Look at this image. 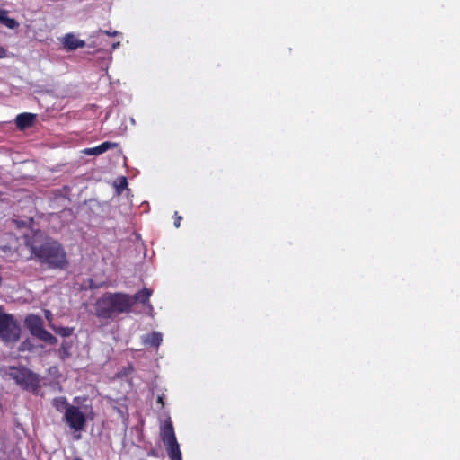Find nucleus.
<instances>
[{
  "label": "nucleus",
  "mask_w": 460,
  "mask_h": 460,
  "mask_svg": "<svg viewBox=\"0 0 460 460\" xmlns=\"http://www.w3.org/2000/svg\"><path fill=\"white\" fill-rule=\"evenodd\" d=\"M6 57V49L3 47H0V58H4Z\"/></svg>",
  "instance_id": "obj_22"
},
{
  "label": "nucleus",
  "mask_w": 460,
  "mask_h": 460,
  "mask_svg": "<svg viewBox=\"0 0 460 460\" xmlns=\"http://www.w3.org/2000/svg\"><path fill=\"white\" fill-rule=\"evenodd\" d=\"M35 120H36L35 114L24 112V113H21V114L17 115V117L15 119V124L19 129L22 130V129L31 127L33 125V123L35 122Z\"/></svg>",
  "instance_id": "obj_10"
},
{
  "label": "nucleus",
  "mask_w": 460,
  "mask_h": 460,
  "mask_svg": "<svg viewBox=\"0 0 460 460\" xmlns=\"http://www.w3.org/2000/svg\"><path fill=\"white\" fill-rule=\"evenodd\" d=\"M10 376L22 389L38 394L40 387V380L37 374L24 367H12Z\"/></svg>",
  "instance_id": "obj_3"
},
{
  "label": "nucleus",
  "mask_w": 460,
  "mask_h": 460,
  "mask_svg": "<svg viewBox=\"0 0 460 460\" xmlns=\"http://www.w3.org/2000/svg\"><path fill=\"white\" fill-rule=\"evenodd\" d=\"M148 456H156V453L155 450H152L148 453Z\"/></svg>",
  "instance_id": "obj_23"
},
{
  "label": "nucleus",
  "mask_w": 460,
  "mask_h": 460,
  "mask_svg": "<svg viewBox=\"0 0 460 460\" xmlns=\"http://www.w3.org/2000/svg\"><path fill=\"white\" fill-rule=\"evenodd\" d=\"M64 420L75 432H80L86 426V417L77 406H69L64 412Z\"/></svg>",
  "instance_id": "obj_6"
},
{
  "label": "nucleus",
  "mask_w": 460,
  "mask_h": 460,
  "mask_svg": "<svg viewBox=\"0 0 460 460\" xmlns=\"http://www.w3.org/2000/svg\"><path fill=\"white\" fill-rule=\"evenodd\" d=\"M75 460H82L81 458H75Z\"/></svg>",
  "instance_id": "obj_25"
},
{
  "label": "nucleus",
  "mask_w": 460,
  "mask_h": 460,
  "mask_svg": "<svg viewBox=\"0 0 460 460\" xmlns=\"http://www.w3.org/2000/svg\"><path fill=\"white\" fill-rule=\"evenodd\" d=\"M143 341L146 345L158 348L163 341V335L158 332H153L151 333L146 334L143 338Z\"/></svg>",
  "instance_id": "obj_13"
},
{
  "label": "nucleus",
  "mask_w": 460,
  "mask_h": 460,
  "mask_svg": "<svg viewBox=\"0 0 460 460\" xmlns=\"http://www.w3.org/2000/svg\"><path fill=\"white\" fill-rule=\"evenodd\" d=\"M51 328H52V330L58 335H60L62 337H69L74 332V328L73 327H56V326H51Z\"/></svg>",
  "instance_id": "obj_17"
},
{
  "label": "nucleus",
  "mask_w": 460,
  "mask_h": 460,
  "mask_svg": "<svg viewBox=\"0 0 460 460\" xmlns=\"http://www.w3.org/2000/svg\"><path fill=\"white\" fill-rule=\"evenodd\" d=\"M119 45V42L113 43L112 44V49H116Z\"/></svg>",
  "instance_id": "obj_24"
},
{
  "label": "nucleus",
  "mask_w": 460,
  "mask_h": 460,
  "mask_svg": "<svg viewBox=\"0 0 460 460\" xmlns=\"http://www.w3.org/2000/svg\"><path fill=\"white\" fill-rule=\"evenodd\" d=\"M8 11L2 10L0 12V22L5 25L9 29H16L19 27V22L7 16Z\"/></svg>",
  "instance_id": "obj_14"
},
{
  "label": "nucleus",
  "mask_w": 460,
  "mask_h": 460,
  "mask_svg": "<svg viewBox=\"0 0 460 460\" xmlns=\"http://www.w3.org/2000/svg\"><path fill=\"white\" fill-rule=\"evenodd\" d=\"M64 48L68 51H73L85 46V42L83 40L78 39L73 33H67L64 37L63 40Z\"/></svg>",
  "instance_id": "obj_9"
},
{
  "label": "nucleus",
  "mask_w": 460,
  "mask_h": 460,
  "mask_svg": "<svg viewBox=\"0 0 460 460\" xmlns=\"http://www.w3.org/2000/svg\"><path fill=\"white\" fill-rule=\"evenodd\" d=\"M25 324L31 334L38 340L44 341L49 345L58 343V339L43 327V320L39 315L30 314L25 319Z\"/></svg>",
  "instance_id": "obj_4"
},
{
  "label": "nucleus",
  "mask_w": 460,
  "mask_h": 460,
  "mask_svg": "<svg viewBox=\"0 0 460 460\" xmlns=\"http://www.w3.org/2000/svg\"><path fill=\"white\" fill-rule=\"evenodd\" d=\"M20 337V328L10 314H0V338L5 341H16Z\"/></svg>",
  "instance_id": "obj_5"
},
{
  "label": "nucleus",
  "mask_w": 460,
  "mask_h": 460,
  "mask_svg": "<svg viewBox=\"0 0 460 460\" xmlns=\"http://www.w3.org/2000/svg\"><path fill=\"white\" fill-rule=\"evenodd\" d=\"M71 349L72 342L67 341H63L60 348L58 349V357L61 360L65 361L68 358L71 357Z\"/></svg>",
  "instance_id": "obj_15"
},
{
  "label": "nucleus",
  "mask_w": 460,
  "mask_h": 460,
  "mask_svg": "<svg viewBox=\"0 0 460 460\" xmlns=\"http://www.w3.org/2000/svg\"><path fill=\"white\" fill-rule=\"evenodd\" d=\"M160 437L164 445L177 441L172 421L168 417L160 426Z\"/></svg>",
  "instance_id": "obj_7"
},
{
  "label": "nucleus",
  "mask_w": 460,
  "mask_h": 460,
  "mask_svg": "<svg viewBox=\"0 0 460 460\" xmlns=\"http://www.w3.org/2000/svg\"><path fill=\"white\" fill-rule=\"evenodd\" d=\"M128 181L125 177H122L119 181V184L117 186V190L120 192L124 188L127 187Z\"/></svg>",
  "instance_id": "obj_18"
},
{
  "label": "nucleus",
  "mask_w": 460,
  "mask_h": 460,
  "mask_svg": "<svg viewBox=\"0 0 460 460\" xmlns=\"http://www.w3.org/2000/svg\"><path fill=\"white\" fill-rule=\"evenodd\" d=\"M170 460H182L181 452L178 441L164 445Z\"/></svg>",
  "instance_id": "obj_12"
},
{
  "label": "nucleus",
  "mask_w": 460,
  "mask_h": 460,
  "mask_svg": "<svg viewBox=\"0 0 460 460\" xmlns=\"http://www.w3.org/2000/svg\"><path fill=\"white\" fill-rule=\"evenodd\" d=\"M52 406L59 412L66 411L67 407L71 406L65 396L55 397L52 400Z\"/></svg>",
  "instance_id": "obj_16"
},
{
  "label": "nucleus",
  "mask_w": 460,
  "mask_h": 460,
  "mask_svg": "<svg viewBox=\"0 0 460 460\" xmlns=\"http://www.w3.org/2000/svg\"><path fill=\"white\" fill-rule=\"evenodd\" d=\"M31 252L39 261L48 264L52 269H64L68 263L64 248L52 239L40 245H32Z\"/></svg>",
  "instance_id": "obj_2"
},
{
  "label": "nucleus",
  "mask_w": 460,
  "mask_h": 460,
  "mask_svg": "<svg viewBox=\"0 0 460 460\" xmlns=\"http://www.w3.org/2000/svg\"><path fill=\"white\" fill-rule=\"evenodd\" d=\"M151 296L152 290L147 288H143L142 289L137 291L134 296L129 295L130 312H132V308L137 302L142 305H146V303H148Z\"/></svg>",
  "instance_id": "obj_8"
},
{
  "label": "nucleus",
  "mask_w": 460,
  "mask_h": 460,
  "mask_svg": "<svg viewBox=\"0 0 460 460\" xmlns=\"http://www.w3.org/2000/svg\"><path fill=\"white\" fill-rule=\"evenodd\" d=\"M157 404L160 405L161 408L164 407V394L159 395L156 400Z\"/></svg>",
  "instance_id": "obj_21"
},
{
  "label": "nucleus",
  "mask_w": 460,
  "mask_h": 460,
  "mask_svg": "<svg viewBox=\"0 0 460 460\" xmlns=\"http://www.w3.org/2000/svg\"><path fill=\"white\" fill-rule=\"evenodd\" d=\"M117 146V143L106 141L95 147L85 149L84 153L86 155H97L108 151L111 148L116 147Z\"/></svg>",
  "instance_id": "obj_11"
},
{
  "label": "nucleus",
  "mask_w": 460,
  "mask_h": 460,
  "mask_svg": "<svg viewBox=\"0 0 460 460\" xmlns=\"http://www.w3.org/2000/svg\"><path fill=\"white\" fill-rule=\"evenodd\" d=\"M173 218H174V226L175 227H180L181 226V221L182 219V217L178 214V212H175L174 213V216H173Z\"/></svg>",
  "instance_id": "obj_19"
},
{
  "label": "nucleus",
  "mask_w": 460,
  "mask_h": 460,
  "mask_svg": "<svg viewBox=\"0 0 460 460\" xmlns=\"http://www.w3.org/2000/svg\"><path fill=\"white\" fill-rule=\"evenodd\" d=\"M95 316L102 321L114 320L119 314H130L129 294L106 292L93 305Z\"/></svg>",
  "instance_id": "obj_1"
},
{
  "label": "nucleus",
  "mask_w": 460,
  "mask_h": 460,
  "mask_svg": "<svg viewBox=\"0 0 460 460\" xmlns=\"http://www.w3.org/2000/svg\"><path fill=\"white\" fill-rule=\"evenodd\" d=\"M3 9H0V12L2 11Z\"/></svg>",
  "instance_id": "obj_26"
},
{
  "label": "nucleus",
  "mask_w": 460,
  "mask_h": 460,
  "mask_svg": "<svg viewBox=\"0 0 460 460\" xmlns=\"http://www.w3.org/2000/svg\"><path fill=\"white\" fill-rule=\"evenodd\" d=\"M101 34H105L108 36H117L119 32L117 31H101Z\"/></svg>",
  "instance_id": "obj_20"
}]
</instances>
